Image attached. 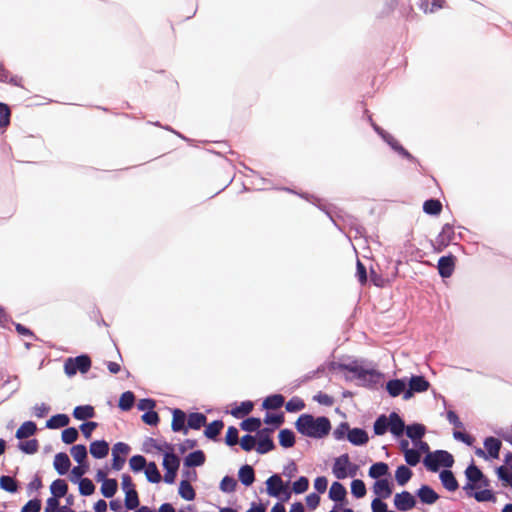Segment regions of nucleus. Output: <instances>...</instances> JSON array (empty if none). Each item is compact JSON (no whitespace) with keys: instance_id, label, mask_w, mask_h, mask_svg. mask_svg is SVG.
Wrapping results in <instances>:
<instances>
[{"instance_id":"f257e3e1","label":"nucleus","mask_w":512,"mask_h":512,"mask_svg":"<svg viewBox=\"0 0 512 512\" xmlns=\"http://www.w3.org/2000/svg\"><path fill=\"white\" fill-rule=\"evenodd\" d=\"M295 427L306 437L322 439L329 434L331 423L325 416L314 417L311 414H302L295 422Z\"/></svg>"},{"instance_id":"f03ea898","label":"nucleus","mask_w":512,"mask_h":512,"mask_svg":"<svg viewBox=\"0 0 512 512\" xmlns=\"http://www.w3.org/2000/svg\"><path fill=\"white\" fill-rule=\"evenodd\" d=\"M344 369L352 373L354 377L368 385L377 384L380 378L382 377V373H380L379 371L373 368H367L362 363H359L357 361H353L349 364L344 365Z\"/></svg>"},{"instance_id":"7ed1b4c3","label":"nucleus","mask_w":512,"mask_h":512,"mask_svg":"<svg viewBox=\"0 0 512 512\" xmlns=\"http://www.w3.org/2000/svg\"><path fill=\"white\" fill-rule=\"evenodd\" d=\"M423 462L428 470L437 472L441 466L445 468L452 467L454 464V458L448 451L436 450L432 453L426 454Z\"/></svg>"},{"instance_id":"20e7f679","label":"nucleus","mask_w":512,"mask_h":512,"mask_svg":"<svg viewBox=\"0 0 512 512\" xmlns=\"http://www.w3.org/2000/svg\"><path fill=\"white\" fill-rule=\"evenodd\" d=\"M90 368L91 359L86 354L74 358H67L64 362V372L68 377L74 376L77 372L82 374L87 373Z\"/></svg>"},{"instance_id":"39448f33","label":"nucleus","mask_w":512,"mask_h":512,"mask_svg":"<svg viewBox=\"0 0 512 512\" xmlns=\"http://www.w3.org/2000/svg\"><path fill=\"white\" fill-rule=\"evenodd\" d=\"M179 465L180 460L173 452H167L164 454L163 467L166 470L164 475V481L166 483H174Z\"/></svg>"},{"instance_id":"423d86ee","label":"nucleus","mask_w":512,"mask_h":512,"mask_svg":"<svg viewBox=\"0 0 512 512\" xmlns=\"http://www.w3.org/2000/svg\"><path fill=\"white\" fill-rule=\"evenodd\" d=\"M465 477L467 482L462 489L465 493H470L476 490V485L484 478V474L474 463H471L465 470Z\"/></svg>"},{"instance_id":"0eeeda50","label":"nucleus","mask_w":512,"mask_h":512,"mask_svg":"<svg viewBox=\"0 0 512 512\" xmlns=\"http://www.w3.org/2000/svg\"><path fill=\"white\" fill-rule=\"evenodd\" d=\"M267 492L270 496L279 497L281 493H285V499H289L291 493L287 491L286 486L284 485L281 477L277 474L270 476L267 481Z\"/></svg>"},{"instance_id":"6e6552de","label":"nucleus","mask_w":512,"mask_h":512,"mask_svg":"<svg viewBox=\"0 0 512 512\" xmlns=\"http://www.w3.org/2000/svg\"><path fill=\"white\" fill-rule=\"evenodd\" d=\"M430 384L425 377L417 375L412 376L408 382V389L405 391L404 399H410L414 393H421L428 390Z\"/></svg>"},{"instance_id":"1a4fd4ad","label":"nucleus","mask_w":512,"mask_h":512,"mask_svg":"<svg viewBox=\"0 0 512 512\" xmlns=\"http://www.w3.org/2000/svg\"><path fill=\"white\" fill-rule=\"evenodd\" d=\"M272 432L269 428H263L258 431V442L256 446V451L259 454H266L275 448V444L270 437V433Z\"/></svg>"},{"instance_id":"9d476101","label":"nucleus","mask_w":512,"mask_h":512,"mask_svg":"<svg viewBox=\"0 0 512 512\" xmlns=\"http://www.w3.org/2000/svg\"><path fill=\"white\" fill-rule=\"evenodd\" d=\"M394 505L399 511H408L415 507L416 500L410 492L402 491L395 495Z\"/></svg>"},{"instance_id":"9b49d317","label":"nucleus","mask_w":512,"mask_h":512,"mask_svg":"<svg viewBox=\"0 0 512 512\" xmlns=\"http://www.w3.org/2000/svg\"><path fill=\"white\" fill-rule=\"evenodd\" d=\"M350 465V458L348 454H342L334 461L332 472L337 479H345L348 477L347 468Z\"/></svg>"},{"instance_id":"f8f14e48","label":"nucleus","mask_w":512,"mask_h":512,"mask_svg":"<svg viewBox=\"0 0 512 512\" xmlns=\"http://www.w3.org/2000/svg\"><path fill=\"white\" fill-rule=\"evenodd\" d=\"M455 258L453 255L442 256L438 260V272L442 278H448L453 274Z\"/></svg>"},{"instance_id":"ddd939ff","label":"nucleus","mask_w":512,"mask_h":512,"mask_svg":"<svg viewBox=\"0 0 512 512\" xmlns=\"http://www.w3.org/2000/svg\"><path fill=\"white\" fill-rule=\"evenodd\" d=\"M396 153L406 158L409 161L417 162L416 158L410 154L402 145L398 143V141L389 133L383 135L382 138Z\"/></svg>"},{"instance_id":"4468645a","label":"nucleus","mask_w":512,"mask_h":512,"mask_svg":"<svg viewBox=\"0 0 512 512\" xmlns=\"http://www.w3.org/2000/svg\"><path fill=\"white\" fill-rule=\"evenodd\" d=\"M396 153L406 158L409 161L417 162L416 158L410 154L402 145L398 143V141L389 133L383 135L382 138Z\"/></svg>"},{"instance_id":"2eb2a0df","label":"nucleus","mask_w":512,"mask_h":512,"mask_svg":"<svg viewBox=\"0 0 512 512\" xmlns=\"http://www.w3.org/2000/svg\"><path fill=\"white\" fill-rule=\"evenodd\" d=\"M389 431L395 436L400 437L405 432L406 426L403 419L396 412H392L388 416Z\"/></svg>"},{"instance_id":"dca6fc26","label":"nucleus","mask_w":512,"mask_h":512,"mask_svg":"<svg viewBox=\"0 0 512 512\" xmlns=\"http://www.w3.org/2000/svg\"><path fill=\"white\" fill-rule=\"evenodd\" d=\"M173 419L171 423V428L174 432H183L187 434L188 427L185 425L186 414L181 409L175 408L172 411Z\"/></svg>"},{"instance_id":"f3484780","label":"nucleus","mask_w":512,"mask_h":512,"mask_svg":"<svg viewBox=\"0 0 512 512\" xmlns=\"http://www.w3.org/2000/svg\"><path fill=\"white\" fill-rule=\"evenodd\" d=\"M347 440L355 446H362L367 444V442L369 441V437L364 429L353 428L349 430Z\"/></svg>"},{"instance_id":"a211bd4d","label":"nucleus","mask_w":512,"mask_h":512,"mask_svg":"<svg viewBox=\"0 0 512 512\" xmlns=\"http://www.w3.org/2000/svg\"><path fill=\"white\" fill-rule=\"evenodd\" d=\"M439 478L445 489L450 492L456 491L459 487L458 481L453 472L449 469H444L440 472Z\"/></svg>"},{"instance_id":"6ab92c4d","label":"nucleus","mask_w":512,"mask_h":512,"mask_svg":"<svg viewBox=\"0 0 512 512\" xmlns=\"http://www.w3.org/2000/svg\"><path fill=\"white\" fill-rule=\"evenodd\" d=\"M417 496L422 503L429 505L434 504L439 498V495L428 485H422L417 491Z\"/></svg>"},{"instance_id":"aec40b11","label":"nucleus","mask_w":512,"mask_h":512,"mask_svg":"<svg viewBox=\"0 0 512 512\" xmlns=\"http://www.w3.org/2000/svg\"><path fill=\"white\" fill-rule=\"evenodd\" d=\"M109 444L105 440H96L90 444V453L96 459H102L108 455Z\"/></svg>"},{"instance_id":"412c9836","label":"nucleus","mask_w":512,"mask_h":512,"mask_svg":"<svg viewBox=\"0 0 512 512\" xmlns=\"http://www.w3.org/2000/svg\"><path fill=\"white\" fill-rule=\"evenodd\" d=\"M53 464L55 470L59 475H65L71 466L70 459L68 455L64 452H60L55 455Z\"/></svg>"},{"instance_id":"4be33fe9","label":"nucleus","mask_w":512,"mask_h":512,"mask_svg":"<svg viewBox=\"0 0 512 512\" xmlns=\"http://www.w3.org/2000/svg\"><path fill=\"white\" fill-rule=\"evenodd\" d=\"M386 390L391 397H397L405 394L406 382L404 379H393L387 382Z\"/></svg>"},{"instance_id":"5701e85b","label":"nucleus","mask_w":512,"mask_h":512,"mask_svg":"<svg viewBox=\"0 0 512 512\" xmlns=\"http://www.w3.org/2000/svg\"><path fill=\"white\" fill-rule=\"evenodd\" d=\"M373 492L378 498L386 499L392 494V488L387 479H378L373 486Z\"/></svg>"},{"instance_id":"b1692460","label":"nucleus","mask_w":512,"mask_h":512,"mask_svg":"<svg viewBox=\"0 0 512 512\" xmlns=\"http://www.w3.org/2000/svg\"><path fill=\"white\" fill-rule=\"evenodd\" d=\"M454 235L453 226L447 223L442 227L441 232L437 236L436 243L442 248L446 247L454 239Z\"/></svg>"},{"instance_id":"393cba45","label":"nucleus","mask_w":512,"mask_h":512,"mask_svg":"<svg viewBox=\"0 0 512 512\" xmlns=\"http://www.w3.org/2000/svg\"><path fill=\"white\" fill-rule=\"evenodd\" d=\"M468 497L474 498L477 502H496V496L490 489L472 490L466 493Z\"/></svg>"},{"instance_id":"a878e982","label":"nucleus","mask_w":512,"mask_h":512,"mask_svg":"<svg viewBox=\"0 0 512 512\" xmlns=\"http://www.w3.org/2000/svg\"><path fill=\"white\" fill-rule=\"evenodd\" d=\"M501 446V441L495 437H487L484 440V447L491 458L497 459L499 457Z\"/></svg>"},{"instance_id":"bb28decb","label":"nucleus","mask_w":512,"mask_h":512,"mask_svg":"<svg viewBox=\"0 0 512 512\" xmlns=\"http://www.w3.org/2000/svg\"><path fill=\"white\" fill-rule=\"evenodd\" d=\"M205 462V454L202 450H196L189 453L184 459L186 467H197L203 465Z\"/></svg>"},{"instance_id":"cd10ccee","label":"nucleus","mask_w":512,"mask_h":512,"mask_svg":"<svg viewBox=\"0 0 512 512\" xmlns=\"http://www.w3.org/2000/svg\"><path fill=\"white\" fill-rule=\"evenodd\" d=\"M405 432L407 437L415 442L422 439V437L425 435L426 428L423 424L414 423L406 426Z\"/></svg>"},{"instance_id":"c85d7f7f","label":"nucleus","mask_w":512,"mask_h":512,"mask_svg":"<svg viewBox=\"0 0 512 512\" xmlns=\"http://www.w3.org/2000/svg\"><path fill=\"white\" fill-rule=\"evenodd\" d=\"M36 431V424L32 421H26L17 429L15 436L17 439L22 440L31 437Z\"/></svg>"},{"instance_id":"c756f323","label":"nucleus","mask_w":512,"mask_h":512,"mask_svg":"<svg viewBox=\"0 0 512 512\" xmlns=\"http://www.w3.org/2000/svg\"><path fill=\"white\" fill-rule=\"evenodd\" d=\"M238 477L243 485L250 486L255 480L254 469L250 465H243L239 469Z\"/></svg>"},{"instance_id":"7c9ffc66","label":"nucleus","mask_w":512,"mask_h":512,"mask_svg":"<svg viewBox=\"0 0 512 512\" xmlns=\"http://www.w3.org/2000/svg\"><path fill=\"white\" fill-rule=\"evenodd\" d=\"M50 491L54 498H62L67 494L68 485L63 479H56L50 485Z\"/></svg>"},{"instance_id":"2f4dec72","label":"nucleus","mask_w":512,"mask_h":512,"mask_svg":"<svg viewBox=\"0 0 512 512\" xmlns=\"http://www.w3.org/2000/svg\"><path fill=\"white\" fill-rule=\"evenodd\" d=\"M206 416L203 413L194 412L190 413L187 418L188 429L198 430L206 424Z\"/></svg>"},{"instance_id":"473e14b6","label":"nucleus","mask_w":512,"mask_h":512,"mask_svg":"<svg viewBox=\"0 0 512 512\" xmlns=\"http://www.w3.org/2000/svg\"><path fill=\"white\" fill-rule=\"evenodd\" d=\"M347 491L340 482H333L329 490V498L333 501H343Z\"/></svg>"},{"instance_id":"72a5a7b5","label":"nucleus","mask_w":512,"mask_h":512,"mask_svg":"<svg viewBox=\"0 0 512 512\" xmlns=\"http://www.w3.org/2000/svg\"><path fill=\"white\" fill-rule=\"evenodd\" d=\"M69 421L70 419L66 414H56L46 422V427L49 429L62 428L67 426Z\"/></svg>"},{"instance_id":"f704fd0d","label":"nucleus","mask_w":512,"mask_h":512,"mask_svg":"<svg viewBox=\"0 0 512 512\" xmlns=\"http://www.w3.org/2000/svg\"><path fill=\"white\" fill-rule=\"evenodd\" d=\"M389 467L385 462H377L369 468V476L374 479H379L388 474Z\"/></svg>"},{"instance_id":"c9c22d12","label":"nucleus","mask_w":512,"mask_h":512,"mask_svg":"<svg viewBox=\"0 0 512 512\" xmlns=\"http://www.w3.org/2000/svg\"><path fill=\"white\" fill-rule=\"evenodd\" d=\"M73 416L77 420H86L94 416V408L90 405H82L75 407Z\"/></svg>"},{"instance_id":"e433bc0d","label":"nucleus","mask_w":512,"mask_h":512,"mask_svg":"<svg viewBox=\"0 0 512 512\" xmlns=\"http://www.w3.org/2000/svg\"><path fill=\"white\" fill-rule=\"evenodd\" d=\"M423 211L429 215H439L442 211V203L438 199H428L423 204Z\"/></svg>"},{"instance_id":"4c0bfd02","label":"nucleus","mask_w":512,"mask_h":512,"mask_svg":"<svg viewBox=\"0 0 512 512\" xmlns=\"http://www.w3.org/2000/svg\"><path fill=\"white\" fill-rule=\"evenodd\" d=\"M179 495L187 500V501H192L194 500L196 494H195V490L194 488L192 487V485L190 484L189 481L187 480H182L180 482V485H179Z\"/></svg>"},{"instance_id":"58836bf2","label":"nucleus","mask_w":512,"mask_h":512,"mask_svg":"<svg viewBox=\"0 0 512 512\" xmlns=\"http://www.w3.org/2000/svg\"><path fill=\"white\" fill-rule=\"evenodd\" d=\"M285 402L284 397L281 394H273L268 397L263 402L264 409H278Z\"/></svg>"},{"instance_id":"ea45409f","label":"nucleus","mask_w":512,"mask_h":512,"mask_svg":"<svg viewBox=\"0 0 512 512\" xmlns=\"http://www.w3.org/2000/svg\"><path fill=\"white\" fill-rule=\"evenodd\" d=\"M125 507L129 510H134L139 508V497L135 488H129L125 492Z\"/></svg>"},{"instance_id":"a19ab883","label":"nucleus","mask_w":512,"mask_h":512,"mask_svg":"<svg viewBox=\"0 0 512 512\" xmlns=\"http://www.w3.org/2000/svg\"><path fill=\"white\" fill-rule=\"evenodd\" d=\"M412 477V471L405 465L396 469L395 479L400 486H404Z\"/></svg>"},{"instance_id":"79ce46f5","label":"nucleus","mask_w":512,"mask_h":512,"mask_svg":"<svg viewBox=\"0 0 512 512\" xmlns=\"http://www.w3.org/2000/svg\"><path fill=\"white\" fill-rule=\"evenodd\" d=\"M279 443L284 448H290L295 444L294 432L290 429H283L279 432Z\"/></svg>"},{"instance_id":"37998d69","label":"nucleus","mask_w":512,"mask_h":512,"mask_svg":"<svg viewBox=\"0 0 512 512\" xmlns=\"http://www.w3.org/2000/svg\"><path fill=\"white\" fill-rule=\"evenodd\" d=\"M376 435H384L389 430V419L386 415H380L373 425Z\"/></svg>"},{"instance_id":"c03bdc74","label":"nucleus","mask_w":512,"mask_h":512,"mask_svg":"<svg viewBox=\"0 0 512 512\" xmlns=\"http://www.w3.org/2000/svg\"><path fill=\"white\" fill-rule=\"evenodd\" d=\"M223 426V421L215 420L206 427L204 435L209 439H215L220 434Z\"/></svg>"},{"instance_id":"a18cd8bd","label":"nucleus","mask_w":512,"mask_h":512,"mask_svg":"<svg viewBox=\"0 0 512 512\" xmlns=\"http://www.w3.org/2000/svg\"><path fill=\"white\" fill-rule=\"evenodd\" d=\"M118 483L116 479H108L102 483L101 493L105 498H112L117 491Z\"/></svg>"},{"instance_id":"49530a36","label":"nucleus","mask_w":512,"mask_h":512,"mask_svg":"<svg viewBox=\"0 0 512 512\" xmlns=\"http://www.w3.org/2000/svg\"><path fill=\"white\" fill-rule=\"evenodd\" d=\"M145 475L147 480L151 483H158L161 480V474L154 462L147 464L145 468Z\"/></svg>"},{"instance_id":"de8ad7c7","label":"nucleus","mask_w":512,"mask_h":512,"mask_svg":"<svg viewBox=\"0 0 512 512\" xmlns=\"http://www.w3.org/2000/svg\"><path fill=\"white\" fill-rule=\"evenodd\" d=\"M0 488L9 493H16L18 490V484L11 476L3 475L0 477Z\"/></svg>"},{"instance_id":"09e8293b","label":"nucleus","mask_w":512,"mask_h":512,"mask_svg":"<svg viewBox=\"0 0 512 512\" xmlns=\"http://www.w3.org/2000/svg\"><path fill=\"white\" fill-rule=\"evenodd\" d=\"M71 455L78 464H83L87 458V448L83 444L74 445L71 448Z\"/></svg>"},{"instance_id":"8fccbe9b","label":"nucleus","mask_w":512,"mask_h":512,"mask_svg":"<svg viewBox=\"0 0 512 512\" xmlns=\"http://www.w3.org/2000/svg\"><path fill=\"white\" fill-rule=\"evenodd\" d=\"M134 401H135V396H134L133 392L126 391V392L122 393V395L119 399V408L123 411H128L133 407Z\"/></svg>"},{"instance_id":"3c124183","label":"nucleus","mask_w":512,"mask_h":512,"mask_svg":"<svg viewBox=\"0 0 512 512\" xmlns=\"http://www.w3.org/2000/svg\"><path fill=\"white\" fill-rule=\"evenodd\" d=\"M253 406L251 401H244L239 406L233 408L231 414L236 418L243 417L252 411Z\"/></svg>"},{"instance_id":"603ef678","label":"nucleus","mask_w":512,"mask_h":512,"mask_svg":"<svg viewBox=\"0 0 512 512\" xmlns=\"http://www.w3.org/2000/svg\"><path fill=\"white\" fill-rule=\"evenodd\" d=\"M261 426V420L259 418L250 417L243 420L240 424L242 430L247 432H255L259 430Z\"/></svg>"},{"instance_id":"864d4df0","label":"nucleus","mask_w":512,"mask_h":512,"mask_svg":"<svg viewBox=\"0 0 512 512\" xmlns=\"http://www.w3.org/2000/svg\"><path fill=\"white\" fill-rule=\"evenodd\" d=\"M18 448L26 454H35L38 451L39 443L37 439H30L24 442H19Z\"/></svg>"},{"instance_id":"5fc2aeb1","label":"nucleus","mask_w":512,"mask_h":512,"mask_svg":"<svg viewBox=\"0 0 512 512\" xmlns=\"http://www.w3.org/2000/svg\"><path fill=\"white\" fill-rule=\"evenodd\" d=\"M366 486L365 483L360 479H354L351 482V493L356 498H362L366 495Z\"/></svg>"},{"instance_id":"6e6d98bb","label":"nucleus","mask_w":512,"mask_h":512,"mask_svg":"<svg viewBox=\"0 0 512 512\" xmlns=\"http://www.w3.org/2000/svg\"><path fill=\"white\" fill-rule=\"evenodd\" d=\"M129 465L134 472H140L146 468L147 462L144 456L134 455L130 458Z\"/></svg>"},{"instance_id":"4d7b16f0","label":"nucleus","mask_w":512,"mask_h":512,"mask_svg":"<svg viewBox=\"0 0 512 512\" xmlns=\"http://www.w3.org/2000/svg\"><path fill=\"white\" fill-rule=\"evenodd\" d=\"M95 491V485L89 478H82L79 480V492L83 496H89Z\"/></svg>"},{"instance_id":"13d9d810","label":"nucleus","mask_w":512,"mask_h":512,"mask_svg":"<svg viewBox=\"0 0 512 512\" xmlns=\"http://www.w3.org/2000/svg\"><path fill=\"white\" fill-rule=\"evenodd\" d=\"M79 437L78 430L74 427H68L62 431V441L65 444H72L74 443Z\"/></svg>"},{"instance_id":"bf43d9fd","label":"nucleus","mask_w":512,"mask_h":512,"mask_svg":"<svg viewBox=\"0 0 512 512\" xmlns=\"http://www.w3.org/2000/svg\"><path fill=\"white\" fill-rule=\"evenodd\" d=\"M350 426L347 422H341L334 430H333V437L337 441H341L345 438H347V435L349 433Z\"/></svg>"},{"instance_id":"052dcab7","label":"nucleus","mask_w":512,"mask_h":512,"mask_svg":"<svg viewBox=\"0 0 512 512\" xmlns=\"http://www.w3.org/2000/svg\"><path fill=\"white\" fill-rule=\"evenodd\" d=\"M287 412H298L305 408L304 401L299 397H292L285 405Z\"/></svg>"},{"instance_id":"680f3d73","label":"nucleus","mask_w":512,"mask_h":512,"mask_svg":"<svg viewBox=\"0 0 512 512\" xmlns=\"http://www.w3.org/2000/svg\"><path fill=\"white\" fill-rule=\"evenodd\" d=\"M237 486L236 480L231 476H225L220 482V490L225 493H231L235 491Z\"/></svg>"},{"instance_id":"e2e57ef3","label":"nucleus","mask_w":512,"mask_h":512,"mask_svg":"<svg viewBox=\"0 0 512 512\" xmlns=\"http://www.w3.org/2000/svg\"><path fill=\"white\" fill-rule=\"evenodd\" d=\"M239 432L238 429L234 426H230L227 430L225 442L228 446H234L239 441Z\"/></svg>"},{"instance_id":"0e129e2a","label":"nucleus","mask_w":512,"mask_h":512,"mask_svg":"<svg viewBox=\"0 0 512 512\" xmlns=\"http://www.w3.org/2000/svg\"><path fill=\"white\" fill-rule=\"evenodd\" d=\"M309 487V480L305 476H301L298 480L293 483V491L296 494L304 493Z\"/></svg>"},{"instance_id":"69168bd1","label":"nucleus","mask_w":512,"mask_h":512,"mask_svg":"<svg viewBox=\"0 0 512 512\" xmlns=\"http://www.w3.org/2000/svg\"><path fill=\"white\" fill-rule=\"evenodd\" d=\"M405 461L410 466H416L420 462V453L418 450H407L404 454Z\"/></svg>"},{"instance_id":"338daca9","label":"nucleus","mask_w":512,"mask_h":512,"mask_svg":"<svg viewBox=\"0 0 512 512\" xmlns=\"http://www.w3.org/2000/svg\"><path fill=\"white\" fill-rule=\"evenodd\" d=\"M496 472L498 478L512 488V472H509L505 466L498 467Z\"/></svg>"},{"instance_id":"774afa93","label":"nucleus","mask_w":512,"mask_h":512,"mask_svg":"<svg viewBox=\"0 0 512 512\" xmlns=\"http://www.w3.org/2000/svg\"><path fill=\"white\" fill-rule=\"evenodd\" d=\"M41 510V501L39 499L29 500L21 509V512H39Z\"/></svg>"}]
</instances>
